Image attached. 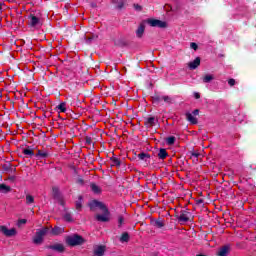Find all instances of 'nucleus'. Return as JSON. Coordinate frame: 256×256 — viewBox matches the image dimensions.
<instances>
[{"label":"nucleus","mask_w":256,"mask_h":256,"mask_svg":"<svg viewBox=\"0 0 256 256\" xmlns=\"http://www.w3.org/2000/svg\"><path fill=\"white\" fill-rule=\"evenodd\" d=\"M152 100H153V103H155L156 105H159V103L161 101H163V96L159 95V94H154L152 96Z\"/></svg>","instance_id":"obj_29"},{"label":"nucleus","mask_w":256,"mask_h":256,"mask_svg":"<svg viewBox=\"0 0 256 256\" xmlns=\"http://www.w3.org/2000/svg\"><path fill=\"white\" fill-rule=\"evenodd\" d=\"M167 157H169V153H167V150L165 148H160L158 152V159L164 161V159H167Z\"/></svg>","instance_id":"obj_17"},{"label":"nucleus","mask_w":256,"mask_h":256,"mask_svg":"<svg viewBox=\"0 0 256 256\" xmlns=\"http://www.w3.org/2000/svg\"><path fill=\"white\" fill-rule=\"evenodd\" d=\"M64 231H65L64 228L55 226L54 228H52L51 233H52V235H61V233H64Z\"/></svg>","instance_id":"obj_22"},{"label":"nucleus","mask_w":256,"mask_h":256,"mask_svg":"<svg viewBox=\"0 0 256 256\" xmlns=\"http://www.w3.org/2000/svg\"><path fill=\"white\" fill-rule=\"evenodd\" d=\"M52 191H53L54 195H57V193H59V188L53 187Z\"/></svg>","instance_id":"obj_47"},{"label":"nucleus","mask_w":256,"mask_h":256,"mask_svg":"<svg viewBox=\"0 0 256 256\" xmlns=\"http://www.w3.org/2000/svg\"><path fill=\"white\" fill-rule=\"evenodd\" d=\"M22 153L24 155H27L28 157H35V152L33 151V149H31L29 147L23 149Z\"/></svg>","instance_id":"obj_27"},{"label":"nucleus","mask_w":256,"mask_h":256,"mask_svg":"<svg viewBox=\"0 0 256 256\" xmlns=\"http://www.w3.org/2000/svg\"><path fill=\"white\" fill-rule=\"evenodd\" d=\"M176 138L175 136H169L166 138L167 145H175Z\"/></svg>","instance_id":"obj_32"},{"label":"nucleus","mask_w":256,"mask_h":256,"mask_svg":"<svg viewBox=\"0 0 256 256\" xmlns=\"http://www.w3.org/2000/svg\"><path fill=\"white\" fill-rule=\"evenodd\" d=\"M162 101H164V103H167L168 105H171V103H173V98H171L170 96H162Z\"/></svg>","instance_id":"obj_34"},{"label":"nucleus","mask_w":256,"mask_h":256,"mask_svg":"<svg viewBox=\"0 0 256 256\" xmlns=\"http://www.w3.org/2000/svg\"><path fill=\"white\" fill-rule=\"evenodd\" d=\"M66 243L69 245V247H77L85 243V238L79 234H74L66 238Z\"/></svg>","instance_id":"obj_1"},{"label":"nucleus","mask_w":256,"mask_h":256,"mask_svg":"<svg viewBox=\"0 0 256 256\" xmlns=\"http://www.w3.org/2000/svg\"><path fill=\"white\" fill-rule=\"evenodd\" d=\"M190 47L191 49H194V51H197V49H199V45H197V43L195 42H191Z\"/></svg>","instance_id":"obj_40"},{"label":"nucleus","mask_w":256,"mask_h":256,"mask_svg":"<svg viewBox=\"0 0 256 256\" xmlns=\"http://www.w3.org/2000/svg\"><path fill=\"white\" fill-rule=\"evenodd\" d=\"M56 108L58 109V111L60 113H66L67 112V103L61 102Z\"/></svg>","instance_id":"obj_24"},{"label":"nucleus","mask_w":256,"mask_h":256,"mask_svg":"<svg viewBox=\"0 0 256 256\" xmlns=\"http://www.w3.org/2000/svg\"><path fill=\"white\" fill-rule=\"evenodd\" d=\"M11 166H12L11 162H6L2 164V171H4V173H10Z\"/></svg>","instance_id":"obj_30"},{"label":"nucleus","mask_w":256,"mask_h":256,"mask_svg":"<svg viewBox=\"0 0 256 256\" xmlns=\"http://www.w3.org/2000/svg\"><path fill=\"white\" fill-rule=\"evenodd\" d=\"M3 9V7L1 6V4H0V11Z\"/></svg>","instance_id":"obj_53"},{"label":"nucleus","mask_w":256,"mask_h":256,"mask_svg":"<svg viewBox=\"0 0 256 256\" xmlns=\"http://www.w3.org/2000/svg\"><path fill=\"white\" fill-rule=\"evenodd\" d=\"M230 251H231V245L226 244L218 250L217 256H227L229 255Z\"/></svg>","instance_id":"obj_10"},{"label":"nucleus","mask_w":256,"mask_h":256,"mask_svg":"<svg viewBox=\"0 0 256 256\" xmlns=\"http://www.w3.org/2000/svg\"><path fill=\"white\" fill-rule=\"evenodd\" d=\"M125 223V218L123 216L118 217V227L121 228V226Z\"/></svg>","instance_id":"obj_35"},{"label":"nucleus","mask_w":256,"mask_h":256,"mask_svg":"<svg viewBox=\"0 0 256 256\" xmlns=\"http://www.w3.org/2000/svg\"><path fill=\"white\" fill-rule=\"evenodd\" d=\"M17 171V168L15 166H10V173H15Z\"/></svg>","instance_id":"obj_45"},{"label":"nucleus","mask_w":256,"mask_h":256,"mask_svg":"<svg viewBox=\"0 0 256 256\" xmlns=\"http://www.w3.org/2000/svg\"><path fill=\"white\" fill-rule=\"evenodd\" d=\"M90 189L91 191H93V193H95L96 195H99V193H101V188L99 186H97V184L95 183H91L90 184Z\"/></svg>","instance_id":"obj_25"},{"label":"nucleus","mask_w":256,"mask_h":256,"mask_svg":"<svg viewBox=\"0 0 256 256\" xmlns=\"http://www.w3.org/2000/svg\"><path fill=\"white\" fill-rule=\"evenodd\" d=\"M111 3L112 5H115L118 11H121L125 9V3H127V0H111Z\"/></svg>","instance_id":"obj_11"},{"label":"nucleus","mask_w":256,"mask_h":256,"mask_svg":"<svg viewBox=\"0 0 256 256\" xmlns=\"http://www.w3.org/2000/svg\"><path fill=\"white\" fill-rule=\"evenodd\" d=\"M194 98L195 99H201V94H199L198 92L194 93Z\"/></svg>","instance_id":"obj_48"},{"label":"nucleus","mask_w":256,"mask_h":256,"mask_svg":"<svg viewBox=\"0 0 256 256\" xmlns=\"http://www.w3.org/2000/svg\"><path fill=\"white\" fill-rule=\"evenodd\" d=\"M115 45H117L118 47H125L127 43L124 42L123 40H118L115 42Z\"/></svg>","instance_id":"obj_36"},{"label":"nucleus","mask_w":256,"mask_h":256,"mask_svg":"<svg viewBox=\"0 0 256 256\" xmlns=\"http://www.w3.org/2000/svg\"><path fill=\"white\" fill-rule=\"evenodd\" d=\"M26 223H27V219H19L17 225L18 227H21V225H25Z\"/></svg>","instance_id":"obj_39"},{"label":"nucleus","mask_w":256,"mask_h":256,"mask_svg":"<svg viewBox=\"0 0 256 256\" xmlns=\"http://www.w3.org/2000/svg\"><path fill=\"white\" fill-rule=\"evenodd\" d=\"M84 141H85L86 145H91V143H93V139L89 136H86L84 138Z\"/></svg>","instance_id":"obj_38"},{"label":"nucleus","mask_w":256,"mask_h":256,"mask_svg":"<svg viewBox=\"0 0 256 256\" xmlns=\"http://www.w3.org/2000/svg\"><path fill=\"white\" fill-rule=\"evenodd\" d=\"M228 85H230V87H234V85H235V79L230 78V79L228 80Z\"/></svg>","instance_id":"obj_42"},{"label":"nucleus","mask_w":256,"mask_h":256,"mask_svg":"<svg viewBox=\"0 0 256 256\" xmlns=\"http://www.w3.org/2000/svg\"><path fill=\"white\" fill-rule=\"evenodd\" d=\"M88 207H90V211H95V209H100L107 215L109 213V208L105 205V203L99 201V200H92L89 204Z\"/></svg>","instance_id":"obj_2"},{"label":"nucleus","mask_w":256,"mask_h":256,"mask_svg":"<svg viewBox=\"0 0 256 256\" xmlns=\"http://www.w3.org/2000/svg\"><path fill=\"white\" fill-rule=\"evenodd\" d=\"M129 233L128 232H123L121 237H120V242L121 243H129Z\"/></svg>","instance_id":"obj_28"},{"label":"nucleus","mask_w":256,"mask_h":256,"mask_svg":"<svg viewBox=\"0 0 256 256\" xmlns=\"http://www.w3.org/2000/svg\"><path fill=\"white\" fill-rule=\"evenodd\" d=\"M152 224L154 227H156V229H163V227H165V221L162 219L154 220Z\"/></svg>","instance_id":"obj_20"},{"label":"nucleus","mask_w":256,"mask_h":256,"mask_svg":"<svg viewBox=\"0 0 256 256\" xmlns=\"http://www.w3.org/2000/svg\"><path fill=\"white\" fill-rule=\"evenodd\" d=\"M196 256H205L204 254H197Z\"/></svg>","instance_id":"obj_52"},{"label":"nucleus","mask_w":256,"mask_h":256,"mask_svg":"<svg viewBox=\"0 0 256 256\" xmlns=\"http://www.w3.org/2000/svg\"><path fill=\"white\" fill-rule=\"evenodd\" d=\"M213 79H215V77L211 74H208L202 78V81H203V83H211V81H213Z\"/></svg>","instance_id":"obj_31"},{"label":"nucleus","mask_w":256,"mask_h":256,"mask_svg":"<svg viewBox=\"0 0 256 256\" xmlns=\"http://www.w3.org/2000/svg\"><path fill=\"white\" fill-rule=\"evenodd\" d=\"M199 65H201V58L200 57H196L192 62L188 63V67L191 71L197 69V67H199Z\"/></svg>","instance_id":"obj_13"},{"label":"nucleus","mask_w":256,"mask_h":256,"mask_svg":"<svg viewBox=\"0 0 256 256\" xmlns=\"http://www.w3.org/2000/svg\"><path fill=\"white\" fill-rule=\"evenodd\" d=\"M196 205H203V199H198L196 201Z\"/></svg>","instance_id":"obj_50"},{"label":"nucleus","mask_w":256,"mask_h":256,"mask_svg":"<svg viewBox=\"0 0 256 256\" xmlns=\"http://www.w3.org/2000/svg\"><path fill=\"white\" fill-rule=\"evenodd\" d=\"M197 115H199V109H195L192 113H186V120L191 123V125H197L199 120L197 119Z\"/></svg>","instance_id":"obj_6"},{"label":"nucleus","mask_w":256,"mask_h":256,"mask_svg":"<svg viewBox=\"0 0 256 256\" xmlns=\"http://www.w3.org/2000/svg\"><path fill=\"white\" fill-rule=\"evenodd\" d=\"M97 37H98L97 35H92L91 37H88L87 41L91 43L93 39H97Z\"/></svg>","instance_id":"obj_44"},{"label":"nucleus","mask_w":256,"mask_h":256,"mask_svg":"<svg viewBox=\"0 0 256 256\" xmlns=\"http://www.w3.org/2000/svg\"><path fill=\"white\" fill-rule=\"evenodd\" d=\"M144 33H145V24L141 23L136 30V37H138V39H141Z\"/></svg>","instance_id":"obj_15"},{"label":"nucleus","mask_w":256,"mask_h":256,"mask_svg":"<svg viewBox=\"0 0 256 256\" xmlns=\"http://www.w3.org/2000/svg\"><path fill=\"white\" fill-rule=\"evenodd\" d=\"M155 121H156L155 117L146 118V119L144 120V125H145V127H147V128L154 127Z\"/></svg>","instance_id":"obj_19"},{"label":"nucleus","mask_w":256,"mask_h":256,"mask_svg":"<svg viewBox=\"0 0 256 256\" xmlns=\"http://www.w3.org/2000/svg\"><path fill=\"white\" fill-rule=\"evenodd\" d=\"M109 215H110V212L108 210L107 214L105 212H103V215L97 214L95 216V219L100 221V223H109Z\"/></svg>","instance_id":"obj_12"},{"label":"nucleus","mask_w":256,"mask_h":256,"mask_svg":"<svg viewBox=\"0 0 256 256\" xmlns=\"http://www.w3.org/2000/svg\"><path fill=\"white\" fill-rule=\"evenodd\" d=\"M35 203V198L32 195H26V204L31 205Z\"/></svg>","instance_id":"obj_33"},{"label":"nucleus","mask_w":256,"mask_h":256,"mask_svg":"<svg viewBox=\"0 0 256 256\" xmlns=\"http://www.w3.org/2000/svg\"><path fill=\"white\" fill-rule=\"evenodd\" d=\"M199 155H201L200 153H197V152H192L191 153V156L192 157H195V159H197L199 157Z\"/></svg>","instance_id":"obj_46"},{"label":"nucleus","mask_w":256,"mask_h":256,"mask_svg":"<svg viewBox=\"0 0 256 256\" xmlns=\"http://www.w3.org/2000/svg\"><path fill=\"white\" fill-rule=\"evenodd\" d=\"M91 7H92L93 9H95V7H97V4H96V3H91Z\"/></svg>","instance_id":"obj_51"},{"label":"nucleus","mask_w":256,"mask_h":256,"mask_svg":"<svg viewBox=\"0 0 256 256\" xmlns=\"http://www.w3.org/2000/svg\"><path fill=\"white\" fill-rule=\"evenodd\" d=\"M110 161H111V167H121V159L117 157H111Z\"/></svg>","instance_id":"obj_21"},{"label":"nucleus","mask_w":256,"mask_h":256,"mask_svg":"<svg viewBox=\"0 0 256 256\" xmlns=\"http://www.w3.org/2000/svg\"><path fill=\"white\" fill-rule=\"evenodd\" d=\"M64 219L65 221H67L68 223H71V221H73V217H71V214L67 213L64 215Z\"/></svg>","instance_id":"obj_37"},{"label":"nucleus","mask_w":256,"mask_h":256,"mask_svg":"<svg viewBox=\"0 0 256 256\" xmlns=\"http://www.w3.org/2000/svg\"><path fill=\"white\" fill-rule=\"evenodd\" d=\"M28 19H29V25L30 27H37V25H39L40 23V20L39 18H37V16L33 15V14H30L28 16Z\"/></svg>","instance_id":"obj_14"},{"label":"nucleus","mask_w":256,"mask_h":256,"mask_svg":"<svg viewBox=\"0 0 256 256\" xmlns=\"http://www.w3.org/2000/svg\"><path fill=\"white\" fill-rule=\"evenodd\" d=\"M175 217L179 223H188V221H193V214H191L188 209L181 210L180 215L176 214Z\"/></svg>","instance_id":"obj_3"},{"label":"nucleus","mask_w":256,"mask_h":256,"mask_svg":"<svg viewBox=\"0 0 256 256\" xmlns=\"http://www.w3.org/2000/svg\"><path fill=\"white\" fill-rule=\"evenodd\" d=\"M147 23L148 25H150V27H159V29H167V22L165 21L149 18L147 20Z\"/></svg>","instance_id":"obj_5"},{"label":"nucleus","mask_w":256,"mask_h":256,"mask_svg":"<svg viewBox=\"0 0 256 256\" xmlns=\"http://www.w3.org/2000/svg\"><path fill=\"white\" fill-rule=\"evenodd\" d=\"M77 183H78L79 185H83V183H84L83 178H78V179H77Z\"/></svg>","instance_id":"obj_49"},{"label":"nucleus","mask_w":256,"mask_h":256,"mask_svg":"<svg viewBox=\"0 0 256 256\" xmlns=\"http://www.w3.org/2000/svg\"><path fill=\"white\" fill-rule=\"evenodd\" d=\"M134 8L136 9V11H142L143 7L139 4H134Z\"/></svg>","instance_id":"obj_43"},{"label":"nucleus","mask_w":256,"mask_h":256,"mask_svg":"<svg viewBox=\"0 0 256 256\" xmlns=\"http://www.w3.org/2000/svg\"><path fill=\"white\" fill-rule=\"evenodd\" d=\"M0 232L6 237H15L17 235V230L15 228H7V226H0Z\"/></svg>","instance_id":"obj_7"},{"label":"nucleus","mask_w":256,"mask_h":256,"mask_svg":"<svg viewBox=\"0 0 256 256\" xmlns=\"http://www.w3.org/2000/svg\"><path fill=\"white\" fill-rule=\"evenodd\" d=\"M16 179H17V177H15V175H12L7 178V181H9V183H15Z\"/></svg>","instance_id":"obj_41"},{"label":"nucleus","mask_w":256,"mask_h":256,"mask_svg":"<svg viewBox=\"0 0 256 256\" xmlns=\"http://www.w3.org/2000/svg\"><path fill=\"white\" fill-rule=\"evenodd\" d=\"M46 249H51L52 251H56L57 253H65V246L61 243H55L53 245L46 246Z\"/></svg>","instance_id":"obj_9"},{"label":"nucleus","mask_w":256,"mask_h":256,"mask_svg":"<svg viewBox=\"0 0 256 256\" xmlns=\"http://www.w3.org/2000/svg\"><path fill=\"white\" fill-rule=\"evenodd\" d=\"M49 157V152L43 151V150H38L37 153L35 154L36 159H47Z\"/></svg>","instance_id":"obj_16"},{"label":"nucleus","mask_w":256,"mask_h":256,"mask_svg":"<svg viewBox=\"0 0 256 256\" xmlns=\"http://www.w3.org/2000/svg\"><path fill=\"white\" fill-rule=\"evenodd\" d=\"M105 249H106V247L103 245L98 246L96 249H94V255L95 256H104Z\"/></svg>","instance_id":"obj_18"},{"label":"nucleus","mask_w":256,"mask_h":256,"mask_svg":"<svg viewBox=\"0 0 256 256\" xmlns=\"http://www.w3.org/2000/svg\"><path fill=\"white\" fill-rule=\"evenodd\" d=\"M77 211H81L83 209V196H78V200L75 203Z\"/></svg>","instance_id":"obj_23"},{"label":"nucleus","mask_w":256,"mask_h":256,"mask_svg":"<svg viewBox=\"0 0 256 256\" xmlns=\"http://www.w3.org/2000/svg\"><path fill=\"white\" fill-rule=\"evenodd\" d=\"M0 193H11V186H7V184H0Z\"/></svg>","instance_id":"obj_26"},{"label":"nucleus","mask_w":256,"mask_h":256,"mask_svg":"<svg viewBox=\"0 0 256 256\" xmlns=\"http://www.w3.org/2000/svg\"><path fill=\"white\" fill-rule=\"evenodd\" d=\"M137 158L139 161H143L146 167L151 163V155L149 153L141 152L137 155Z\"/></svg>","instance_id":"obj_8"},{"label":"nucleus","mask_w":256,"mask_h":256,"mask_svg":"<svg viewBox=\"0 0 256 256\" xmlns=\"http://www.w3.org/2000/svg\"><path fill=\"white\" fill-rule=\"evenodd\" d=\"M46 233H49V227H44L37 230L33 238V243L35 245H41V243H43V238L45 237Z\"/></svg>","instance_id":"obj_4"}]
</instances>
